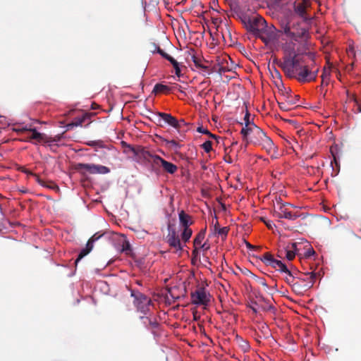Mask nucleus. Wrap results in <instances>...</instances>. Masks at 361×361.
I'll return each instance as SVG.
<instances>
[{
  "instance_id": "37",
  "label": "nucleus",
  "mask_w": 361,
  "mask_h": 361,
  "mask_svg": "<svg viewBox=\"0 0 361 361\" xmlns=\"http://www.w3.org/2000/svg\"><path fill=\"white\" fill-rule=\"evenodd\" d=\"M87 145L90 147H103L104 144L102 140H92L89 141L87 142Z\"/></svg>"
},
{
  "instance_id": "45",
  "label": "nucleus",
  "mask_w": 361,
  "mask_h": 361,
  "mask_svg": "<svg viewBox=\"0 0 361 361\" xmlns=\"http://www.w3.org/2000/svg\"><path fill=\"white\" fill-rule=\"evenodd\" d=\"M175 89H178L182 94H183L184 95H185V92H183L182 90H181V87L178 85H176L172 87V90H175Z\"/></svg>"
},
{
  "instance_id": "19",
  "label": "nucleus",
  "mask_w": 361,
  "mask_h": 361,
  "mask_svg": "<svg viewBox=\"0 0 361 361\" xmlns=\"http://www.w3.org/2000/svg\"><path fill=\"white\" fill-rule=\"evenodd\" d=\"M305 276H306L305 279H301L304 281H307V284L305 285V287L307 289H309L312 288L315 283V280L317 276V274L315 272H310V273H305Z\"/></svg>"
},
{
  "instance_id": "11",
  "label": "nucleus",
  "mask_w": 361,
  "mask_h": 361,
  "mask_svg": "<svg viewBox=\"0 0 361 361\" xmlns=\"http://www.w3.org/2000/svg\"><path fill=\"white\" fill-rule=\"evenodd\" d=\"M103 234H99V233H94L87 241L86 247L83 248L79 253L78 258L75 261V267L78 263L87 255H88L93 249V243L99 240Z\"/></svg>"
},
{
  "instance_id": "34",
  "label": "nucleus",
  "mask_w": 361,
  "mask_h": 361,
  "mask_svg": "<svg viewBox=\"0 0 361 361\" xmlns=\"http://www.w3.org/2000/svg\"><path fill=\"white\" fill-rule=\"evenodd\" d=\"M197 131L205 135H208L209 137L216 138V136L212 133H211L207 128H204L203 126H199L197 128Z\"/></svg>"
},
{
  "instance_id": "60",
  "label": "nucleus",
  "mask_w": 361,
  "mask_h": 361,
  "mask_svg": "<svg viewBox=\"0 0 361 361\" xmlns=\"http://www.w3.org/2000/svg\"><path fill=\"white\" fill-rule=\"evenodd\" d=\"M281 1V0H274V1H275V2H276V3H279V2H280Z\"/></svg>"
},
{
  "instance_id": "27",
  "label": "nucleus",
  "mask_w": 361,
  "mask_h": 361,
  "mask_svg": "<svg viewBox=\"0 0 361 361\" xmlns=\"http://www.w3.org/2000/svg\"><path fill=\"white\" fill-rule=\"evenodd\" d=\"M181 238L184 242H188L192 236V231L190 227L183 228Z\"/></svg>"
},
{
  "instance_id": "41",
  "label": "nucleus",
  "mask_w": 361,
  "mask_h": 361,
  "mask_svg": "<svg viewBox=\"0 0 361 361\" xmlns=\"http://www.w3.org/2000/svg\"><path fill=\"white\" fill-rule=\"evenodd\" d=\"M298 243H291L288 244L286 247L288 249L292 250L293 252H295V254L296 255V253L298 250Z\"/></svg>"
},
{
  "instance_id": "54",
  "label": "nucleus",
  "mask_w": 361,
  "mask_h": 361,
  "mask_svg": "<svg viewBox=\"0 0 361 361\" xmlns=\"http://www.w3.org/2000/svg\"><path fill=\"white\" fill-rule=\"evenodd\" d=\"M219 223L218 221H216V224H215V231L216 232V231L218 230L217 228V226H218Z\"/></svg>"
},
{
  "instance_id": "57",
  "label": "nucleus",
  "mask_w": 361,
  "mask_h": 361,
  "mask_svg": "<svg viewBox=\"0 0 361 361\" xmlns=\"http://www.w3.org/2000/svg\"><path fill=\"white\" fill-rule=\"evenodd\" d=\"M262 285H263L264 286L267 287V284L265 282H263V283H262Z\"/></svg>"
},
{
  "instance_id": "38",
  "label": "nucleus",
  "mask_w": 361,
  "mask_h": 361,
  "mask_svg": "<svg viewBox=\"0 0 361 361\" xmlns=\"http://www.w3.org/2000/svg\"><path fill=\"white\" fill-rule=\"evenodd\" d=\"M216 232L219 235H221L222 237H226L228 232V227L219 228H218Z\"/></svg>"
},
{
  "instance_id": "32",
  "label": "nucleus",
  "mask_w": 361,
  "mask_h": 361,
  "mask_svg": "<svg viewBox=\"0 0 361 361\" xmlns=\"http://www.w3.org/2000/svg\"><path fill=\"white\" fill-rule=\"evenodd\" d=\"M284 252L286 258L288 261H292L295 257V252H293L292 250L288 249L286 247H284Z\"/></svg>"
},
{
  "instance_id": "59",
  "label": "nucleus",
  "mask_w": 361,
  "mask_h": 361,
  "mask_svg": "<svg viewBox=\"0 0 361 361\" xmlns=\"http://www.w3.org/2000/svg\"><path fill=\"white\" fill-rule=\"evenodd\" d=\"M226 161H228V163H231V159H230V158H229V159H227V160H226Z\"/></svg>"
},
{
  "instance_id": "8",
  "label": "nucleus",
  "mask_w": 361,
  "mask_h": 361,
  "mask_svg": "<svg viewBox=\"0 0 361 361\" xmlns=\"http://www.w3.org/2000/svg\"><path fill=\"white\" fill-rule=\"evenodd\" d=\"M123 144L126 145L127 147L129 149V150L134 154V155L139 156L143 159H145L146 161L152 164L153 170L154 171H157V169H155L154 157H159V155L153 154L149 151L146 150L145 148L140 146L135 147L132 145H127L125 142H123Z\"/></svg>"
},
{
  "instance_id": "56",
  "label": "nucleus",
  "mask_w": 361,
  "mask_h": 361,
  "mask_svg": "<svg viewBox=\"0 0 361 361\" xmlns=\"http://www.w3.org/2000/svg\"><path fill=\"white\" fill-rule=\"evenodd\" d=\"M252 311H253L255 313H256V312H257V310H256V309H255L254 307H252Z\"/></svg>"
},
{
  "instance_id": "17",
  "label": "nucleus",
  "mask_w": 361,
  "mask_h": 361,
  "mask_svg": "<svg viewBox=\"0 0 361 361\" xmlns=\"http://www.w3.org/2000/svg\"><path fill=\"white\" fill-rule=\"evenodd\" d=\"M178 219L180 225L183 228L190 227V226L194 223L192 216L185 213L184 210H180L179 212Z\"/></svg>"
},
{
  "instance_id": "30",
  "label": "nucleus",
  "mask_w": 361,
  "mask_h": 361,
  "mask_svg": "<svg viewBox=\"0 0 361 361\" xmlns=\"http://www.w3.org/2000/svg\"><path fill=\"white\" fill-rule=\"evenodd\" d=\"M164 142H166V143L169 146V147H171L175 150L180 149L181 147V145L174 140H164Z\"/></svg>"
},
{
  "instance_id": "44",
  "label": "nucleus",
  "mask_w": 361,
  "mask_h": 361,
  "mask_svg": "<svg viewBox=\"0 0 361 361\" xmlns=\"http://www.w3.org/2000/svg\"><path fill=\"white\" fill-rule=\"evenodd\" d=\"M314 253H315V252L314 251V250H313V249H312V248H308V249L307 250V251L305 252V255L306 257H310L311 255H314Z\"/></svg>"
},
{
  "instance_id": "51",
  "label": "nucleus",
  "mask_w": 361,
  "mask_h": 361,
  "mask_svg": "<svg viewBox=\"0 0 361 361\" xmlns=\"http://www.w3.org/2000/svg\"><path fill=\"white\" fill-rule=\"evenodd\" d=\"M249 118H250V114L247 111L246 112V114L245 115V117H244V120H245V122L246 123L247 121H249Z\"/></svg>"
},
{
  "instance_id": "39",
  "label": "nucleus",
  "mask_w": 361,
  "mask_h": 361,
  "mask_svg": "<svg viewBox=\"0 0 361 361\" xmlns=\"http://www.w3.org/2000/svg\"><path fill=\"white\" fill-rule=\"evenodd\" d=\"M240 348L243 352H247L250 350V345L249 343L244 341L241 340V343L240 344Z\"/></svg>"
},
{
  "instance_id": "47",
  "label": "nucleus",
  "mask_w": 361,
  "mask_h": 361,
  "mask_svg": "<svg viewBox=\"0 0 361 361\" xmlns=\"http://www.w3.org/2000/svg\"><path fill=\"white\" fill-rule=\"evenodd\" d=\"M245 244H246V246L247 248L250 249V250H255L257 248L256 246H254L252 245H251L250 243L248 242H245Z\"/></svg>"
},
{
  "instance_id": "10",
  "label": "nucleus",
  "mask_w": 361,
  "mask_h": 361,
  "mask_svg": "<svg viewBox=\"0 0 361 361\" xmlns=\"http://www.w3.org/2000/svg\"><path fill=\"white\" fill-rule=\"evenodd\" d=\"M192 303L195 305H207L209 302V295L204 288H199L191 294Z\"/></svg>"
},
{
  "instance_id": "29",
  "label": "nucleus",
  "mask_w": 361,
  "mask_h": 361,
  "mask_svg": "<svg viewBox=\"0 0 361 361\" xmlns=\"http://www.w3.org/2000/svg\"><path fill=\"white\" fill-rule=\"evenodd\" d=\"M153 46L156 48L157 51L165 59L171 62L173 58L171 57L170 55L166 54L164 50H162L159 47H157L155 44H153Z\"/></svg>"
},
{
  "instance_id": "52",
  "label": "nucleus",
  "mask_w": 361,
  "mask_h": 361,
  "mask_svg": "<svg viewBox=\"0 0 361 361\" xmlns=\"http://www.w3.org/2000/svg\"><path fill=\"white\" fill-rule=\"evenodd\" d=\"M333 157H334V162L336 164V165L337 166H338V162H337V160H336V157H335L334 154H333Z\"/></svg>"
},
{
  "instance_id": "24",
  "label": "nucleus",
  "mask_w": 361,
  "mask_h": 361,
  "mask_svg": "<svg viewBox=\"0 0 361 361\" xmlns=\"http://www.w3.org/2000/svg\"><path fill=\"white\" fill-rule=\"evenodd\" d=\"M195 52V49H191L189 51H188V54L191 56V59L193 61L196 68H200V66L203 64L204 60L202 59L201 58L196 56Z\"/></svg>"
},
{
  "instance_id": "23",
  "label": "nucleus",
  "mask_w": 361,
  "mask_h": 361,
  "mask_svg": "<svg viewBox=\"0 0 361 361\" xmlns=\"http://www.w3.org/2000/svg\"><path fill=\"white\" fill-rule=\"evenodd\" d=\"M35 130H37L35 128H27V132L25 134H23V137L20 139V141L23 142H30L33 144L39 143L35 138H32V134Z\"/></svg>"
},
{
  "instance_id": "50",
  "label": "nucleus",
  "mask_w": 361,
  "mask_h": 361,
  "mask_svg": "<svg viewBox=\"0 0 361 361\" xmlns=\"http://www.w3.org/2000/svg\"><path fill=\"white\" fill-rule=\"evenodd\" d=\"M84 120H85V118H82L80 119H79V121L78 122H76L75 125L76 126H81L82 124V123L84 122Z\"/></svg>"
},
{
  "instance_id": "3",
  "label": "nucleus",
  "mask_w": 361,
  "mask_h": 361,
  "mask_svg": "<svg viewBox=\"0 0 361 361\" xmlns=\"http://www.w3.org/2000/svg\"><path fill=\"white\" fill-rule=\"evenodd\" d=\"M259 258L267 266H270L276 271L286 274V276L284 279L288 284L293 286L294 288L300 286V285L295 281V279L298 278L295 276L297 271L293 272L290 271L286 264L281 260L274 259V256L270 252H266Z\"/></svg>"
},
{
  "instance_id": "61",
  "label": "nucleus",
  "mask_w": 361,
  "mask_h": 361,
  "mask_svg": "<svg viewBox=\"0 0 361 361\" xmlns=\"http://www.w3.org/2000/svg\"><path fill=\"white\" fill-rule=\"evenodd\" d=\"M39 183H40V185H44V183H43L42 182H41V181H40Z\"/></svg>"
},
{
  "instance_id": "15",
  "label": "nucleus",
  "mask_w": 361,
  "mask_h": 361,
  "mask_svg": "<svg viewBox=\"0 0 361 361\" xmlns=\"http://www.w3.org/2000/svg\"><path fill=\"white\" fill-rule=\"evenodd\" d=\"M61 135H56L54 137H48L44 133H39L37 130H35L32 138H35L38 142H58L61 140Z\"/></svg>"
},
{
  "instance_id": "55",
  "label": "nucleus",
  "mask_w": 361,
  "mask_h": 361,
  "mask_svg": "<svg viewBox=\"0 0 361 361\" xmlns=\"http://www.w3.org/2000/svg\"><path fill=\"white\" fill-rule=\"evenodd\" d=\"M357 111H358V112H361V106H358Z\"/></svg>"
},
{
  "instance_id": "6",
  "label": "nucleus",
  "mask_w": 361,
  "mask_h": 361,
  "mask_svg": "<svg viewBox=\"0 0 361 361\" xmlns=\"http://www.w3.org/2000/svg\"><path fill=\"white\" fill-rule=\"evenodd\" d=\"M289 207H293V205L286 202H282L281 199L276 200V206H274L273 212L274 216L279 219L284 218L289 220H295L299 217V215L290 211Z\"/></svg>"
},
{
  "instance_id": "49",
  "label": "nucleus",
  "mask_w": 361,
  "mask_h": 361,
  "mask_svg": "<svg viewBox=\"0 0 361 361\" xmlns=\"http://www.w3.org/2000/svg\"><path fill=\"white\" fill-rule=\"evenodd\" d=\"M281 63H283V61L278 60L276 58L274 59V60H273V63L277 64L279 66V64Z\"/></svg>"
},
{
  "instance_id": "36",
  "label": "nucleus",
  "mask_w": 361,
  "mask_h": 361,
  "mask_svg": "<svg viewBox=\"0 0 361 361\" xmlns=\"http://www.w3.org/2000/svg\"><path fill=\"white\" fill-rule=\"evenodd\" d=\"M201 147L204 149V150L207 152V153H209L212 151V142L209 140H207L206 142H204L202 145Z\"/></svg>"
},
{
  "instance_id": "12",
  "label": "nucleus",
  "mask_w": 361,
  "mask_h": 361,
  "mask_svg": "<svg viewBox=\"0 0 361 361\" xmlns=\"http://www.w3.org/2000/svg\"><path fill=\"white\" fill-rule=\"evenodd\" d=\"M155 115L158 117L157 121H154L159 126H161L162 125L160 123L161 120H163L165 123L169 124V126L176 128H180L179 121L171 114L163 113V112H157Z\"/></svg>"
},
{
  "instance_id": "18",
  "label": "nucleus",
  "mask_w": 361,
  "mask_h": 361,
  "mask_svg": "<svg viewBox=\"0 0 361 361\" xmlns=\"http://www.w3.org/2000/svg\"><path fill=\"white\" fill-rule=\"evenodd\" d=\"M255 127L256 125L254 123L247 121L245 126L241 129L240 133L243 135V140L247 142V144L249 142L247 140V136H252L251 130H254V128Z\"/></svg>"
},
{
  "instance_id": "20",
  "label": "nucleus",
  "mask_w": 361,
  "mask_h": 361,
  "mask_svg": "<svg viewBox=\"0 0 361 361\" xmlns=\"http://www.w3.org/2000/svg\"><path fill=\"white\" fill-rule=\"evenodd\" d=\"M172 91V87L166 85L157 83L154 85L153 92L155 94L164 93L168 94Z\"/></svg>"
},
{
  "instance_id": "31",
  "label": "nucleus",
  "mask_w": 361,
  "mask_h": 361,
  "mask_svg": "<svg viewBox=\"0 0 361 361\" xmlns=\"http://www.w3.org/2000/svg\"><path fill=\"white\" fill-rule=\"evenodd\" d=\"M319 71V68H317L314 70L312 67L310 66V72H309V82L315 80L317 76V73Z\"/></svg>"
},
{
  "instance_id": "62",
  "label": "nucleus",
  "mask_w": 361,
  "mask_h": 361,
  "mask_svg": "<svg viewBox=\"0 0 361 361\" xmlns=\"http://www.w3.org/2000/svg\"><path fill=\"white\" fill-rule=\"evenodd\" d=\"M194 319H197V317L195 315H194Z\"/></svg>"
},
{
  "instance_id": "58",
  "label": "nucleus",
  "mask_w": 361,
  "mask_h": 361,
  "mask_svg": "<svg viewBox=\"0 0 361 361\" xmlns=\"http://www.w3.org/2000/svg\"><path fill=\"white\" fill-rule=\"evenodd\" d=\"M226 161H228V163H231V159H230V158H229V159H227V160H226Z\"/></svg>"
},
{
  "instance_id": "9",
  "label": "nucleus",
  "mask_w": 361,
  "mask_h": 361,
  "mask_svg": "<svg viewBox=\"0 0 361 361\" xmlns=\"http://www.w3.org/2000/svg\"><path fill=\"white\" fill-rule=\"evenodd\" d=\"M311 6L310 0H296L294 2V11L305 21L311 20V17L308 15L309 8Z\"/></svg>"
},
{
  "instance_id": "22",
  "label": "nucleus",
  "mask_w": 361,
  "mask_h": 361,
  "mask_svg": "<svg viewBox=\"0 0 361 361\" xmlns=\"http://www.w3.org/2000/svg\"><path fill=\"white\" fill-rule=\"evenodd\" d=\"M206 227L204 229H202L198 234L195 236L193 243L195 247L198 246H201L202 248L204 247V244L202 245V240H204L206 234Z\"/></svg>"
},
{
  "instance_id": "46",
  "label": "nucleus",
  "mask_w": 361,
  "mask_h": 361,
  "mask_svg": "<svg viewBox=\"0 0 361 361\" xmlns=\"http://www.w3.org/2000/svg\"><path fill=\"white\" fill-rule=\"evenodd\" d=\"M284 252V250H279L277 252V257L279 258H282Z\"/></svg>"
},
{
  "instance_id": "2",
  "label": "nucleus",
  "mask_w": 361,
  "mask_h": 361,
  "mask_svg": "<svg viewBox=\"0 0 361 361\" xmlns=\"http://www.w3.org/2000/svg\"><path fill=\"white\" fill-rule=\"evenodd\" d=\"M279 67L287 77L295 78L300 82H309L310 66L304 64L298 55L285 56Z\"/></svg>"
},
{
  "instance_id": "5",
  "label": "nucleus",
  "mask_w": 361,
  "mask_h": 361,
  "mask_svg": "<svg viewBox=\"0 0 361 361\" xmlns=\"http://www.w3.org/2000/svg\"><path fill=\"white\" fill-rule=\"evenodd\" d=\"M130 295L133 299V304L136 307L137 310L145 315L149 312V307L152 305V300L145 294L138 290H131Z\"/></svg>"
},
{
  "instance_id": "42",
  "label": "nucleus",
  "mask_w": 361,
  "mask_h": 361,
  "mask_svg": "<svg viewBox=\"0 0 361 361\" xmlns=\"http://www.w3.org/2000/svg\"><path fill=\"white\" fill-rule=\"evenodd\" d=\"M262 221H263L266 226L269 228V229H271L273 228V226H274V223L271 221H266L265 219L264 218H261Z\"/></svg>"
},
{
  "instance_id": "28",
  "label": "nucleus",
  "mask_w": 361,
  "mask_h": 361,
  "mask_svg": "<svg viewBox=\"0 0 361 361\" xmlns=\"http://www.w3.org/2000/svg\"><path fill=\"white\" fill-rule=\"evenodd\" d=\"M330 77V69L324 68L322 75V85L325 84L327 85L329 84Z\"/></svg>"
},
{
  "instance_id": "7",
  "label": "nucleus",
  "mask_w": 361,
  "mask_h": 361,
  "mask_svg": "<svg viewBox=\"0 0 361 361\" xmlns=\"http://www.w3.org/2000/svg\"><path fill=\"white\" fill-rule=\"evenodd\" d=\"M75 169L80 173L85 174H106L110 172V169L102 165H97L94 164H83L78 163L75 165Z\"/></svg>"
},
{
  "instance_id": "35",
  "label": "nucleus",
  "mask_w": 361,
  "mask_h": 361,
  "mask_svg": "<svg viewBox=\"0 0 361 361\" xmlns=\"http://www.w3.org/2000/svg\"><path fill=\"white\" fill-rule=\"evenodd\" d=\"M173 67L175 69V73L178 77L180 76V69L179 67V63L174 59L170 62Z\"/></svg>"
},
{
  "instance_id": "33",
  "label": "nucleus",
  "mask_w": 361,
  "mask_h": 361,
  "mask_svg": "<svg viewBox=\"0 0 361 361\" xmlns=\"http://www.w3.org/2000/svg\"><path fill=\"white\" fill-rule=\"evenodd\" d=\"M200 69L202 71V75L204 77L209 76L213 72L208 66L204 63L200 66Z\"/></svg>"
},
{
  "instance_id": "43",
  "label": "nucleus",
  "mask_w": 361,
  "mask_h": 361,
  "mask_svg": "<svg viewBox=\"0 0 361 361\" xmlns=\"http://www.w3.org/2000/svg\"><path fill=\"white\" fill-rule=\"evenodd\" d=\"M279 106L281 110L288 111L289 109V107L288 106L287 104H286V103L279 102Z\"/></svg>"
},
{
  "instance_id": "53",
  "label": "nucleus",
  "mask_w": 361,
  "mask_h": 361,
  "mask_svg": "<svg viewBox=\"0 0 361 361\" xmlns=\"http://www.w3.org/2000/svg\"><path fill=\"white\" fill-rule=\"evenodd\" d=\"M142 322L144 324V325L146 326V327H148L149 324L147 323V321L146 320H142Z\"/></svg>"
},
{
  "instance_id": "13",
  "label": "nucleus",
  "mask_w": 361,
  "mask_h": 361,
  "mask_svg": "<svg viewBox=\"0 0 361 361\" xmlns=\"http://www.w3.org/2000/svg\"><path fill=\"white\" fill-rule=\"evenodd\" d=\"M154 158H155V160H154L155 168L157 166H162L164 171H166L169 173H171V174H173L177 171L178 167L176 166V165L173 164V163L166 161L165 159H162L161 157H154Z\"/></svg>"
},
{
  "instance_id": "4",
  "label": "nucleus",
  "mask_w": 361,
  "mask_h": 361,
  "mask_svg": "<svg viewBox=\"0 0 361 361\" xmlns=\"http://www.w3.org/2000/svg\"><path fill=\"white\" fill-rule=\"evenodd\" d=\"M281 31L290 39L302 42L309 38V32L306 27H302L300 23H286L281 24Z\"/></svg>"
},
{
  "instance_id": "16",
  "label": "nucleus",
  "mask_w": 361,
  "mask_h": 361,
  "mask_svg": "<svg viewBox=\"0 0 361 361\" xmlns=\"http://www.w3.org/2000/svg\"><path fill=\"white\" fill-rule=\"evenodd\" d=\"M252 136L250 142L256 145H259L262 141L267 136V134L258 126L251 130Z\"/></svg>"
},
{
  "instance_id": "21",
  "label": "nucleus",
  "mask_w": 361,
  "mask_h": 361,
  "mask_svg": "<svg viewBox=\"0 0 361 361\" xmlns=\"http://www.w3.org/2000/svg\"><path fill=\"white\" fill-rule=\"evenodd\" d=\"M259 145L262 146V147L269 153L273 151L275 148L274 144L271 139L267 136Z\"/></svg>"
},
{
  "instance_id": "26",
  "label": "nucleus",
  "mask_w": 361,
  "mask_h": 361,
  "mask_svg": "<svg viewBox=\"0 0 361 361\" xmlns=\"http://www.w3.org/2000/svg\"><path fill=\"white\" fill-rule=\"evenodd\" d=\"M140 319L142 320H146L147 321V323L149 324L147 328H151L152 329H157L159 326V323L157 322V319L155 318H152L149 316H142L140 317Z\"/></svg>"
},
{
  "instance_id": "25",
  "label": "nucleus",
  "mask_w": 361,
  "mask_h": 361,
  "mask_svg": "<svg viewBox=\"0 0 361 361\" xmlns=\"http://www.w3.org/2000/svg\"><path fill=\"white\" fill-rule=\"evenodd\" d=\"M269 71L271 73V75L274 78L278 79V81H276V85L279 86V85H283L282 82V76L280 73V72L276 68L275 66H272L271 68H269Z\"/></svg>"
},
{
  "instance_id": "14",
  "label": "nucleus",
  "mask_w": 361,
  "mask_h": 361,
  "mask_svg": "<svg viewBox=\"0 0 361 361\" xmlns=\"http://www.w3.org/2000/svg\"><path fill=\"white\" fill-rule=\"evenodd\" d=\"M166 242L170 247L176 249L177 251L183 250L179 236L175 230L169 231L166 236Z\"/></svg>"
},
{
  "instance_id": "1",
  "label": "nucleus",
  "mask_w": 361,
  "mask_h": 361,
  "mask_svg": "<svg viewBox=\"0 0 361 361\" xmlns=\"http://www.w3.org/2000/svg\"><path fill=\"white\" fill-rule=\"evenodd\" d=\"M241 21L247 31L259 37L266 44L275 38V27L269 26L266 20L259 15H243Z\"/></svg>"
},
{
  "instance_id": "48",
  "label": "nucleus",
  "mask_w": 361,
  "mask_h": 361,
  "mask_svg": "<svg viewBox=\"0 0 361 361\" xmlns=\"http://www.w3.org/2000/svg\"><path fill=\"white\" fill-rule=\"evenodd\" d=\"M227 71H228V69L226 68H225V67H224V66L220 67V68H219V72L220 73H225V72H226Z\"/></svg>"
},
{
  "instance_id": "40",
  "label": "nucleus",
  "mask_w": 361,
  "mask_h": 361,
  "mask_svg": "<svg viewBox=\"0 0 361 361\" xmlns=\"http://www.w3.org/2000/svg\"><path fill=\"white\" fill-rule=\"evenodd\" d=\"M13 131L16 132L20 135L25 134L27 132V128L26 127H16L13 128Z\"/></svg>"
}]
</instances>
